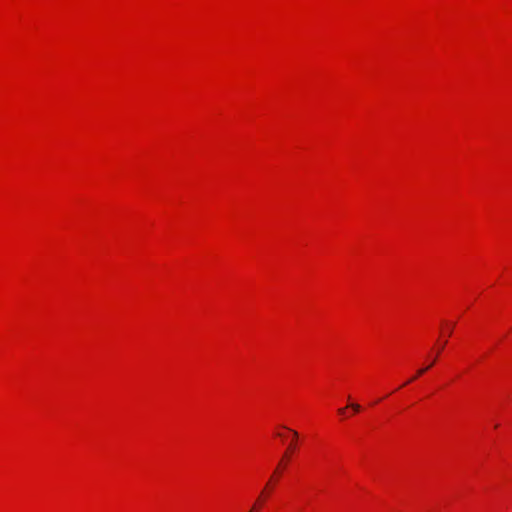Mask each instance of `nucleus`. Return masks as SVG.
<instances>
[{
	"mask_svg": "<svg viewBox=\"0 0 512 512\" xmlns=\"http://www.w3.org/2000/svg\"><path fill=\"white\" fill-rule=\"evenodd\" d=\"M433 363H431L429 366L425 367V368H421L418 370L417 372V375L415 377H413L409 382L413 381L414 379H416L417 376H420L422 374H424L430 367H432Z\"/></svg>",
	"mask_w": 512,
	"mask_h": 512,
	"instance_id": "obj_1",
	"label": "nucleus"
},
{
	"mask_svg": "<svg viewBox=\"0 0 512 512\" xmlns=\"http://www.w3.org/2000/svg\"><path fill=\"white\" fill-rule=\"evenodd\" d=\"M444 348L443 344H440V350L438 351V353H440V351Z\"/></svg>",
	"mask_w": 512,
	"mask_h": 512,
	"instance_id": "obj_9",
	"label": "nucleus"
},
{
	"mask_svg": "<svg viewBox=\"0 0 512 512\" xmlns=\"http://www.w3.org/2000/svg\"><path fill=\"white\" fill-rule=\"evenodd\" d=\"M454 326H455V324H454V323L450 324V326H449V327H450L449 336L452 334V331H453Z\"/></svg>",
	"mask_w": 512,
	"mask_h": 512,
	"instance_id": "obj_6",
	"label": "nucleus"
},
{
	"mask_svg": "<svg viewBox=\"0 0 512 512\" xmlns=\"http://www.w3.org/2000/svg\"><path fill=\"white\" fill-rule=\"evenodd\" d=\"M345 411H346V408H340V409H338V413H339L340 415H344V414H345Z\"/></svg>",
	"mask_w": 512,
	"mask_h": 512,
	"instance_id": "obj_4",
	"label": "nucleus"
},
{
	"mask_svg": "<svg viewBox=\"0 0 512 512\" xmlns=\"http://www.w3.org/2000/svg\"><path fill=\"white\" fill-rule=\"evenodd\" d=\"M294 449H295L294 443H291V445L289 446V451H293Z\"/></svg>",
	"mask_w": 512,
	"mask_h": 512,
	"instance_id": "obj_7",
	"label": "nucleus"
},
{
	"mask_svg": "<svg viewBox=\"0 0 512 512\" xmlns=\"http://www.w3.org/2000/svg\"><path fill=\"white\" fill-rule=\"evenodd\" d=\"M349 407L352 408L355 412H359L361 410V406L357 403L349 404Z\"/></svg>",
	"mask_w": 512,
	"mask_h": 512,
	"instance_id": "obj_2",
	"label": "nucleus"
},
{
	"mask_svg": "<svg viewBox=\"0 0 512 512\" xmlns=\"http://www.w3.org/2000/svg\"><path fill=\"white\" fill-rule=\"evenodd\" d=\"M289 431H291V433L295 439L298 438L299 434L296 430L289 429Z\"/></svg>",
	"mask_w": 512,
	"mask_h": 512,
	"instance_id": "obj_3",
	"label": "nucleus"
},
{
	"mask_svg": "<svg viewBox=\"0 0 512 512\" xmlns=\"http://www.w3.org/2000/svg\"><path fill=\"white\" fill-rule=\"evenodd\" d=\"M294 449H295L294 443H291V445L289 446V451H293Z\"/></svg>",
	"mask_w": 512,
	"mask_h": 512,
	"instance_id": "obj_8",
	"label": "nucleus"
},
{
	"mask_svg": "<svg viewBox=\"0 0 512 512\" xmlns=\"http://www.w3.org/2000/svg\"><path fill=\"white\" fill-rule=\"evenodd\" d=\"M258 503H255L250 512H256Z\"/></svg>",
	"mask_w": 512,
	"mask_h": 512,
	"instance_id": "obj_5",
	"label": "nucleus"
}]
</instances>
